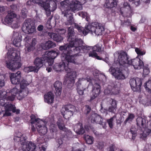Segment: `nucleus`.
I'll return each instance as SVG.
<instances>
[{"instance_id":"nucleus-1","label":"nucleus","mask_w":151,"mask_h":151,"mask_svg":"<svg viewBox=\"0 0 151 151\" xmlns=\"http://www.w3.org/2000/svg\"><path fill=\"white\" fill-rule=\"evenodd\" d=\"M67 40L69 42L67 45H62L60 49L63 50L65 53L62 54V56L69 62H74L73 56H70V52H74V55H79L80 53H84L88 52V50L91 49L96 52H100L101 50V45L97 44L93 47L87 45H83V42L80 38H78L77 33L74 32L73 27L68 28Z\"/></svg>"},{"instance_id":"nucleus-2","label":"nucleus","mask_w":151,"mask_h":151,"mask_svg":"<svg viewBox=\"0 0 151 151\" xmlns=\"http://www.w3.org/2000/svg\"><path fill=\"white\" fill-rule=\"evenodd\" d=\"M88 0H76L70 1L65 0L60 3L61 9L64 16L67 18L66 25H71L74 23L73 12L75 10H81L82 5L86 2Z\"/></svg>"},{"instance_id":"nucleus-3","label":"nucleus","mask_w":151,"mask_h":151,"mask_svg":"<svg viewBox=\"0 0 151 151\" xmlns=\"http://www.w3.org/2000/svg\"><path fill=\"white\" fill-rule=\"evenodd\" d=\"M118 60L121 66L119 67H111L109 70L111 74L118 80L125 78V76L128 75L129 73V56L124 51L118 53Z\"/></svg>"},{"instance_id":"nucleus-4","label":"nucleus","mask_w":151,"mask_h":151,"mask_svg":"<svg viewBox=\"0 0 151 151\" xmlns=\"http://www.w3.org/2000/svg\"><path fill=\"white\" fill-rule=\"evenodd\" d=\"M62 46L59 47V50L61 51V58L62 61L65 60L67 62V63L66 64L65 62H63L61 64L56 63L53 66V68L54 70L58 72H59L61 71H63L64 70L67 74L66 75L65 78V81L68 84V86L69 88L72 87L75 83V78L76 76V71H73L72 70L69 68V63H75V58L76 56V55H74V52H70V56H73L74 58V62H71L68 61L65 58V57L62 56V54L63 53H65L63 50H61L60 49V47Z\"/></svg>"},{"instance_id":"nucleus-5","label":"nucleus","mask_w":151,"mask_h":151,"mask_svg":"<svg viewBox=\"0 0 151 151\" xmlns=\"http://www.w3.org/2000/svg\"><path fill=\"white\" fill-rule=\"evenodd\" d=\"M8 61L6 62V66L9 69L14 71L18 69L21 66L19 60L20 53L18 50L10 48L7 53Z\"/></svg>"},{"instance_id":"nucleus-6","label":"nucleus","mask_w":151,"mask_h":151,"mask_svg":"<svg viewBox=\"0 0 151 151\" xmlns=\"http://www.w3.org/2000/svg\"><path fill=\"white\" fill-rule=\"evenodd\" d=\"M86 34H87L89 32L96 35H101L103 32L104 31V28L101 24L97 22H94L92 24L88 23L85 27Z\"/></svg>"},{"instance_id":"nucleus-7","label":"nucleus","mask_w":151,"mask_h":151,"mask_svg":"<svg viewBox=\"0 0 151 151\" xmlns=\"http://www.w3.org/2000/svg\"><path fill=\"white\" fill-rule=\"evenodd\" d=\"M4 100L3 99L0 100V105L2 106H4L5 110L4 116H10L11 115V113L10 111H12L13 113H16V114H18L20 113V110L19 109H16V107L15 105L11 104H6V103L3 102Z\"/></svg>"},{"instance_id":"nucleus-8","label":"nucleus","mask_w":151,"mask_h":151,"mask_svg":"<svg viewBox=\"0 0 151 151\" xmlns=\"http://www.w3.org/2000/svg\"><path fill=\"white\" fill-rule=\"evenodd\" d=\"M87 82L83 78H79L78 81L76 83V90L78 94L80 96L83 94V91L85 90L87 86L86 83Z\"/></svg>"},{"instance_id":"nucleus-9","label":"nucleus","mask_w":151,"mask_h":151,"mask_svg":"<svg viewBox=\"0 0 151 151\" xmlns=\"http://www.w3.org/2000/svg\"><path fill=\"white\" fill-rule=\"evenodd\" d=\"M133 10L128 3L124 2L120 8V12L124 17H130L133 13Z\"/></svg>"},{"instance_id":"nucleus-10","label":"nucleus","mask_w":151,"mask_h":151,"mask_svg":"<svg viewBox=\"0 0 151 151\" xmlns=\"http://www.w3.org/2000/svg\"><path fill=\"white\" fill-rule=\"evenodd\" d=\"M59 54V51L56 50V51L52 50L48 52H46L44 55L45 56L47 62L49 65L51 66L53 64L54 59Z\"/></svg>"},{"instance_id":"nucleus-11","label":"nucleus","mask_w":151,"mask_h":151,"mask_svg":"<svg viewBox=\"0 0 151 151\" xmlns=\"http://www.w3.org/2000/svg\"><path fill=\"white\" fill-rule=\"evenodd\" d=\"M91 121L92 123L99 124L105 128L106 124V122L101 116L99 114L95 113L92 114L90 117Z\"/></svg>"},{"instance_id":"nucleus-12","label":"nucleus","mask_w":151,"mask_h":151,"mask_svg":"<svg viewBox=\"0 0 151 151\" xmlns=\"http://www.w3.org/2000/svg\"><path fill=\"white\" fill-rule=\"evenodd\" d=\"M24 28L25 29L26 32L28 34L33 33L36 31L34 22L31 19L26 20L23 26L22 29Z\"/></svg>"},{"instance_id":"nucleus-13","label":"nucleus","mask_w":151,"mask_h":151,"mask_svg":"<svg viewBox=\"0 0 151 151\" xmlns=\"http://www.w3.org/2000/svg\"><path fill=\"white\" fill-rule=\"evenodd\" d=\"M129 63V70L132 66L135 69H140L143 68L144 64L142 60L137 57L133 59L130 60Z\"/></svg>"},{"instance_id":"nucleus-14","label":"nucleus","mask_w":151,"mask_h":151,"mask_svg":"<svg viewBox=\"0 0 151 151\" xmlns=\"http://www.w3.org/2000/svg\"><path fill=\"white\" fill-rule=\"evenodd\" d=\"M129 84L132 90L134 91H136L140 89L142 85V80L139 78H137L136 79H131L129 81Z\"/></svg>"},{"instance_id":"nucleus-15","label":"nucleus","mask_w":151,"mask_h":151,"mask_svg":"<svg viewBox=\"0 0 151 151\" xmlns=\"http://www.w3.org/2000/svg\"><path fill=\"white\" fill-rule=\"evenodd\" d=\"M22 78L21 72L18 71L16 73L11 74L10 76L11 83L13 84H18Z\"/></svg>"},{"instance_id":"nucleus-16","label":"nucleus","mask_w":151,"mask_h":151,"mask_svg":"<svg viewBox=\"0 0 151 151\" xmlns=\"http://www.w3.org/2000/svg\"><path fill=\"white\" fill-rule=\"evenodd\" d=\"M101 93V87L99 84L95 83L92 89V94L91 95L89 101L91 102L97 98Z\"/></svg>"},{"instance_id":"nucleus-17","label":"nucleus","mask_w":151,"mask_h":151,"mask_svg":"<svg viewBox=\"0 0 151 151\" xmlns=\"http://www.w3.org/2000/svg\"><path fill=\"white\" fill-rule=\"evenodd\" d=\"M84 128H83L82 123H79L75 126L74 130L77 134H82L85 132V130L88 131L89 129L88 127L86 125L84 126Z\"/></svg>"},{"instance_id":"nucleus-18","label":"nucleus","mask_w":151,"mask_h":151,"mask_svg":"<svg viewBox=\"0 0 151 151\" xmlns=\"http://www.w3.org/2000/svg\"><path fill=\"white\" fill-rule=\"evenodd\" d=\"M17 15L14 11H9L7 15L4 18L3 23L5 24H10L14 21Z\"/></svg>"},{"instance_id":"nucleus-19","label":"nucleus","mask_w":151,"mask_h":151,"mask_svg":"<svg viewBox=\"0 0 151 151\" xmlns=\"http://www.w3.org/2000/svg\"><path fill=\"white\" fill-rule=\"evenodd\" d=\"M45 62H47L45 56L43 55L42 57H37L34 61V64L37 68L39 69L43 65Z\"/></svg>"},{"instance_id":"nucleus-20","label":"nucleus","mask_w":151,"mask_h":151,"mask_svg":"<svg viewBox=\"0 0 151 151\" xmlns=\"http://www.w3.org/2000/svg\"><path fill=\"white\" fill-rule=\"evenodd\" d=\"M136 124L138 129L141 131L146 127V120L145 118L138 117L136 119Z\"/></svg>"},{"instance_id":"nucleus-21","label":"nucleus","mask_w":151,"mask_h":151,"mask_svg":"<svg viewBox=\"0 0 151 151\" xmlns=\"http://www.w3.org/2000/svg\"><path fill=\"white\" fill-rule=\"evenodd\" d=\"M42 122H38V124H36V128L39 134L42 136L45 134L47 132V128L45 125L41 124ZM42 123L43 122H42Z\"/></svg>"},{"instance_id":"nucleus-22","label":"nucleus","mask_w":151,"mask_h":151,"mask_svg":"<svg viewBox=\"0 0 151 151\" xmlns=\"http://www.w3.org/2000/svg\"><path fill=\"white\" fill-rule=\"evenodd\" d=\"M13 37L14 40L13 43L14 45L16 47H19L21 46V42L22 41V36L17 32H14Z\"/></svg>"},{"instance_id":"nucleus-23","label":"nucleus","mask_w":151,"mask_h":151,"mask_svg":"<svg viewBox=\"0 0 151 151\" xmlns=\"http://www.w3.org/2000/svg\"><path fill=\"white\" fill-rule=\"evenodd\" d=\"M54 95L51 92H49L44 95V101L49 104L52 103L54 100Z\"/></svg>"},{"instance_id":"nucleus-24","label":"nucleus","mask_w":151,"mask_h":151,"mask_svg":"<svg viewBox=\"0 0 151 151\" xmlns=\"http://www.w3.org/2000/svg\"><path fill=\"white\" fill-rule=\"evenodd\" d=\"M54 86L56 91L55 92L56 95L57 96H59L61 95L62 92V83L59 81H57L54 84Z\"/></svg>"},{"instance_id":"nucleus-25","label":"nucleus","mask_w":151,"mask_h":151,"mask_svg":"<svg viewBox=\"0 0 151 151\" xmlns=\"http://www.w3.org/2000/svg\"><path fill=\"white\" fill-rule=\"evenodd\" d=\"M48 35L51 38L57 42H61L63 40V37L59 34L53 32H48Z\"/></svg>"},{"instance_id":"nucleus-26","label":"nucleus","mask_w":151,"mask_h":151,"mask_svg":"<svg viewBox=\"0 0 151 151\" xmlns=\"http://www.w3.org/2000/svg\"><path fill=\"white\" fill-rule=\"evenodd\" d=\"M62 111L74 112L76 111V109L74 106L70 104L64 106L62 107Z\"/></svg>"},{"instance_id":"nucleus-27","label":"nucleus","mask_w":151,"mask_h":151,"mask_svg":"<svg viewBox=\"0 0 151 151\" xmlns=\"http://www.w3.org/2000/svg\"><path fill=\"white\" fill-rule=\"evenodd\" d=\"M25 146L22 148L23 151H34L36 147L35 144L31 142H29Z\"/></svg>"},{"instance_id":"nucleus-28","label":"nucleus","mask_w":151,"mask_h":151,"mask_svg":"<svg viewBox=\"0 0 151 151\" xmlns=\"http://www.w3.org/2000/svg\"><path fill=\"white\" fill-rule=\"evenodd\" d=\"M57 124L59 129L65 132L66 134L67 133H71V131L70 130H68L67 128L65 127L64 123L63 122H61L60 121L58 120V121L57 122Z\"/></svg>"},{"instance_id":"nucleus-29","label":"nucleus","mask_w":151,"mask_h":151,"mask_svg":"<svg viewBox=\"0 0 151 151\" xmlns=\"http://www.w3.org/2000/svg\"><path fill=\"white\" fill-rule=\"evenodd\" d=\"M116 0H107L106 3V6L107 8L111 9L117 6Z\"/></svg>"},{"instance_id":"nucleus-30","label":"nucleus","mask_w":151,"mask_h":151,"mask_svg":"<svg viewBox=\"0 0 151 151\" xmlns=\"http://www.w3.org/2000/svg\"><path fill=\"white\" fill-rule=\"evenodd\" d=\"M56 46L55 43L50 40L46 42L43 46L42 48L44 50H47L50 48H53Z\"/></svg>"},{"instance_id":"nucleus-31","label":"nucleus","mask_w":151,"mask_h":151,"mask_svg":"<svg viewBox=\"0 0 151 151\" xmlns=\"http://www.w3.org/2000/svg\"><path fill=\"white\" fill-rule=\"evenodd\" d=\"M39 70L35 66H29L25 67L24 69V71L27 73L30 72H37Z\"/></svg>"},{"instance_id":"nucleus-32","label":"nucleus","mask_w":151,"mask_h":151,"mask_svg":"<svg viewBox=\"0 0 151 151\" xmlns=\"http://www.w3.org/2000/svg\"><path fill=\"white\" fill-rule=\"evenodd\" d=\"M20 88L21 89H24L27 86L29 85V83H28L26 80L23 79L20 82Z\"/></svg>"},{"instance_id":"nucleus-33","label":"nucleus","mask_w":151,"mask_h":151,"mask_svg":"<svg viewBox=\"0 0 151 151\" xmlns=\"http://www.w3.org/2000/svg\"><path fill=\"white\" fill-rule=\"evenodd\" d=\"M144 86L146 91L151 93V80H149L145 83Z\"/></svg>"},{"instance_id":"nucleus-34","label":"nucleus","mask_w":151,"mask_h":151,"mask_svg":"<svg viewBox=\"0 0 151 151\" xmlns=\"http://www.w3.org/2000/svg\"><path fill=\"white\" fill-rule=\"evenodd\" d=\"M132 134V139L134 140L137 135V130L135 128H132L130 129L129 132Z\"/></svg>"},{"instance_id":"nucleus-35","label":"nucleus","mask_w":151,"mask_h":151,"mask_svg":"<svg viewBox=\"0 0 151 151\" xmlns=\"http://www.w3.org/2000/svg\"><path fill=\"white\" fill-rule=\"evenodd\" d=\"M30 117L31 118V124H38V122H42V121L40 120L39 118L36 119L35 116L33 114H32L30 116Z\"/></svg>"},{"instance_id":"nucleus-36","label":"nucleus","mask_w":151,"mask_h":151,"mask_svg":"<svg viewBox=\"0 0 151 151\" xmlns=\"http://www.w3.org/2000/svg\"><path fill=\"white\" fill-rule=\"evenodd\" d=\"M84 138L86 143L88 144H91L93 142V137L88 135H84Z\"/></svg>"},{"instance_id":"nucleus-37","label":"nucleus","mask_w":151,"mask_h":151,"mask_svg":"<svg viewBox=\"0 0 151 151\" xmlns=\"http://www.w3.org/2000/svg\"><path fill=\"white\" fill-rule=\"evenodd\" d=\"M27 138V137L24 135L23 134L22 136L19 139H17V142H20V143L22 145H24L26 141Z\"/></svg>"},{"instance_id":"nucleus-38","label":"nucleus","mask_w":151,"mask_h":151,"mask_svg":"<svg viewBox=\"0 0 151 151\" xmlns=\"http://www.w3.org/2000/svg\"><path fill=\"white\" fill-rule=\"evenodd\" d=\"M64 114H63V117L66 119H68L72 116L74 112H70L69 111H63Z\"/></svg>"},{"instance_id":"nucleus-39","label":"nucleus","mask_w":151,"mask_h":151,"mask_svg":"<svg viewBox=\"0 0 151 151\" xmlns=\"http://www.w3.org/2000/svg\"><path fill=\"white\" fill-rule=\"evenodd\" d=\"M66 138V137L63 136H61L60 138H57L56 139V141L57 145H58L59 146H60L63 143V141Z\"/></svg>"},{"instance_id":"nucleus-40","label":"nucleus","mask_w":151,"mask_h":151,"mask_svg":"<svg viewBox=\"0 0 151 151\" xmlns=\"http://www.w3.org/2000/svg\"><path fill=\"white\" fill-rule=\"evenodd\" d=\"M134 117L135 115L134 114L129 113L128 117L126 119L124 122V124H126L128 122H132Z\"/></svg>"},{"instance_id":"nucleus-41","label":"nucleus","mask_w":151,"mask_h":151,"mask_svg":"<svg viewBox=\"0 0 151 151\" xmlns=\"http://www.w3.org/2000/svg\"><path fill=\"white\" fill-rule=\"evenodd\" d=\"M27 9L26 8H23L21 10V12L22 17L23 18H26L27 17Z\"/></svg>"},{"instance_id":"nucleus-42","label":"nucleus","mask_w":151,"mask_h":151,"mask_svg":"<svg viewBox=\"0 0 151 151\" xmlns=\"http://www.w3.org/2000/svg\"><path fill=\"white\" fill-rule=\"evenodd\" d=\"M135 51L137 54L139 55H145L146 53L145 51H142V50L138 48H136L135 49Z\"/></svg>"},{"instance_id":"nucleus-43","label":"nucleus","mask_w":151,"mask_h":151,"mask_svg":"<svg viewBox=\"0 0 151 151\" xmlns=\"http://www.w3.org/2000/svg\"><path fill=\"white\" fill-rule=\"evenodd\" d=\"M35 48V47H33V46H32L31 45H29L28 47H26L25 48V54H27L29 52H31Z\"/></svg>"},{"instance_id":"nucleus-44","label":"nucleus","mask_w":151,"mask_h":151,"mask_svg":"<svg viewBox=\"0 0 151 151\" xmlns=\"http://www.w3.org/2000/svg\"><path fill=\"white\" fill-rule=\"evenodd\" d=\"M142 133L140 134L139 138L141 140H145L147 138V133L145 131H143Z\"/></svg>"},{"instance_id":"nucleus-45","label":"nucleus","mask_w":151,"mask_h":151,"mask_svg":"<svg viewBox=\"0 0 151 151\" xmlns=\"http://www.w3.org/2000/svg\"><path fill=\"white\" fill-rule=\"evenodd\" d=\"M114 121V117H112L110 119L107 120V122L108 123L109 127L111 129L113 128V122Z\"/></svg>"},{"instance_id":"nucleus-46","label":"nucleus","mask_w":151,"mask_h":151,"mask_svg":"<svg viewBox=\"0 0 151 151\" xmlns=\"http://www.w3.org/2000/svg\"><path fill=\"white\" fill-rule=\"evenodd\" d=\"M148 65H147V66H143V74L145 76L149 74L150 73V70L149 68L148 67Z\"/></svg>"},{"instance_id":"nucleus-47","label":"nucleus","mask_w":151,"mask_h":151,"mask_svg":"<svg viewBox=\"0 0 151 151\" xmlns=\"http://www.w3.org/2000/svg\"><path fill=\"white\" fill-rule=\"evenodd\" d=\"M109 101L110 103L111 106L117 107V102L116 100L112 99H110Z\"/></svg>"},{"instance_id":"nucleus-48","label":"nucleus","mask_w":151,"mask_h":151,"mask_svg":"<svg viewBox=\"0 0 151 151\" xmlns=\"http://www.w3.org/2000/svg\"><path fill=\"white\" fill-rule=\"evenodd\" d=\"M23 134H22V133L20 132H18L16 134V136L14 138V139L15 142H17V139H18L19 138H20L22 136Z\"/></svg>"},{"instance_id":"nucleus-49","label":"nucleus","mask_w":151,"mask_h":151,"mask_svg":"<svg viewBox=\"0 0 151 151\" xmlns=\"http://www.w3.org/2000/svg\"><path fill=\"white\" fill-rule=\"evenodd\" d=\"M97 53L96 51L92 50L91 51H90L88 53V55L89 57H91L93 58H95Z\"/></svg>"},{"instance_id":"nucleus-50","label":"nucleus","mask_w":151,"mask_h":151,"mask_svg":"<svg viewBox=\"0 0 151 151\" xmlns=\"http://www.w3.org/2000/svg\"><path fill=\"white\" fill-rule=\"evenodd\" d=\"M85 112L86 114L87 115L89 113L91 110V109L90 107L88 105L85 106Z\"/></svg>"},{"instance_id":"nucleus-51","label":"nucleus","mask_w":151,"mask_h":151,"mask_svg":"<svg viewBox=\"0 0 151 151\" xmlns=\"http://www.w3.org/2000/svg\"><path fill=\"white\" fill-rule=\"evenodd\" d=\"M15 96H15V94H12L11 93V96H9L7 97V100L12 101L14 100Z\"/></svg>"},{"instance_id":"nucleus-52","label":"nucleus","mask_w":151,"mask_h":151,"mask_svg":"<svg viewBox=\"0 0 151 151\" xmlns=\"http://www.w3.org/2000/svg\"><path fill=\"white\" fill-rule=\"evenodd\" d=\"M116 108L117 107H116V106L114 107L111 106L109 107L108 109V111L109 112L114 113L116 110Z\"/></svg>"},{"instance_id":"nucleus-53","label":"nucleus","mask_w":151,"mask_h":151,"mask_svg":"<svg viewBox=\"0 0 151 151\" xmlns=\"http://www.w3.org/2000/svg\"><path fill=\"white\" fill-rule=\"evenodd\" d=\"M18 90L16 88H13L11 90V92L12 94H15L16 96V94L17 93Z\"/></svg>"},{"instance_id":"nucleus-54","label":"nucleus","mask_w":151,"mask_h":151,"mask_svg":"<svg viewBox=\"0 0 151 151\" xmlns=\"http://www.w3.org/2000/svg\"><path fill=\"white\" fill-rule=\"evenodd\" d=\"M96 146L99 149H101L103 147L104 144L102 142H99Z\"/></svg>"},{"instance_id":"nucleus-55","label":"nucleus","mask_w":151,"mask_h":151,"mask_svg":"<svg viewBox=\"0 0 151 151\" xmlns=\"http://www.w3.org/2000/svg\"><path fill=\"white\" fill-rule=\"evenodd\" d=\"M37 40L35 38H34L32 39L31 43L30 45H31L32 46H33V47H35V46L36 44Z\"/></svg>"},{"instance_id":"nucleus-56","label":"nucleus","mask_w":151,"mask_h":151,"mask_svg":"<svg viewBox=\"0 0 151 151\" xmlns=\"http://www.w3.org/2000/svg\"><path fill=\"white\" fill-rule=\"evenodd\" d=\"M131 2L134 3L136 6H137L140 4V0H133Z\"/></svg>"},{"instance_id":"nucleus-57","label":"nucleus","mask_w":151,"mask_h":151,"mask_svg":"<svg viewBox=\"0 0 151 151\" xmlns=\"http://www.w3.org/2000/svg\"><path fill=\"white\" fill-rule=\"evenodd\" d=\"M50 4H49V6L48 9H44L46 11V14L47 16H49L50 15V13H51L50 11Z\"/></svg>"},{"instance_id":"nucleus-58","label":"nucleus","mask_w":151,"mask_h":151,"mask_svg":"<svg viewBox=\"0 0 151 151\" xmlns=\"http://www.w3.org/2000/svg\"><path fill=\"white\" fill-rule=\"evenodd\" d=\"M5 85V83L4 80L0 79V89Z\"/></svg>"},{"instance_id":"nucleus-59","label":"nucleus","mask_w":151,"mask_h":151,"mask_svg":"<svg viewBox=\"0 0 151 151\" xmlns=\"http://www.w3.org/2000/svg\"><path fill=\"white\" fill-rule=\"evenodd\" d=\"M44 27L42 25H40L37 27V30L39 31H42Z\"/></svg>"},{"instance_id":"nucleus-60","label":"nucleus","mask_w":151,"mask_h":151,"mask_svg":"<svg viewBox=\"0 0 151 151\" xmlns=\"http://www.w3.org/2000/svg\"><path fill=\"white\" fill-rule=\"evenodd\" d=\"M115 146L114 144H112L109 147V151H115L114 148Z\"/></svg>"},{"instance_id":"nucleus-61","label":"nucleus","mask_w":151,"mask_h":151,"mask_svg":"<svg viewBox=\"0 0 151 151\" xmlns=\"http://www.w3.org/2000/svg\"><path fill=\"white\" fill-rule=\"evenodd\" d=\"M30 39V38L28 36H26L25 37L24 40L26 43H28L29 41V40Z\"/></svg>"},{"instance_id":"nucleus-62","label":"nucleus","mask_w":151,"mask_h":151,"mask_svg":"<svg viewBox=\"0 0 151 151\" xmlns=\"http://www.w3.org/2000/svg\"><path fill=\"white\" fill-rule=\"evenodd\" d=\"M6 7L4 6L0 7V13H2L5 10Z\"/></svg>"},{"instance_id":"nucleus-63","label":"nucleus","mask_w":151,"mask_h":151,"mask_svg":"<svg viewBox=\"0 0 151 151\" xmlns=\"http://www.w3.org/2000/svg\"><path fill=\"white\" fill-rule=\"evenodd\" d=\"M72 151H84V149L83 148H81L75 150L74 148H73Z\"/></svg>"},{"instance_id":"nucleus-64","label":"nucleus","mask_w":151,"mask_h":151,"mask_svg":"<svg viewBox=\"0 0 151 151\" xmlns=\"http://www.w3.org/2000/svg\"><path fill=\"white\" fill-rule=\"evenodd\" d=\"M77 30L79 32H82L83 33H84L85 29H84L83 28L81 27V28L79 29H78Z\"/></svg>"}]
</instances>
